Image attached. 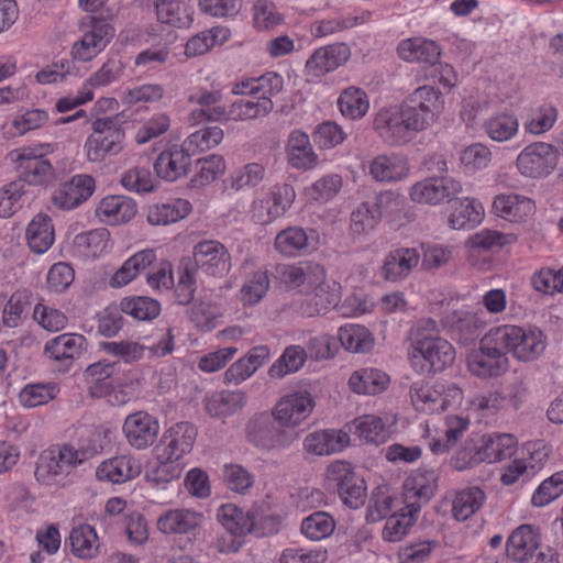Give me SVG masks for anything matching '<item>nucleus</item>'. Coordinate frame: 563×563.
I'll list each match as a JSON object with an SVG mask.
<instances>
[{"instance_id": "39448f33", "label": "nucleus", "mask_w": 563, "mask_h": 563, "mask_svg": "<svg viewBox=\"0 0 563 563\" xmlns=\"http://www.w3.org/2000/svg\"><path fill=\"white\" fill-rule=\"evenodd\" d=\"M495 329H492L479 343L478 350L467 355V366L477 377H497L508 368L507 351L501 346Z\"/></svg>"}, {"instance_id": "13d9d810", "label": "nucleus", "mask_w": 563, "mask_h": 563, "mask_svg": "<svg viewBox=\"0 0 563 563\" xmlns=\"http://www.w3.org/2000/svg\"><path fill=\"white\" fill-rule=\"evenodd\" d=\"M435 339H440L437 322L430 318L419 320L409 332V340L412 346V356L430 346Z\"/></svg>"}, {"instance_id": "0eeeda50", "label": "nucleus", "mask_w": 563, "mask_h": 563, "mask_svg": "<svg viewBox=\"0 0 563 563\" xmlns=\"http://www.w3.org/2000/svg\"><path fill=\"white\" fill-rule=\"evenodd\" d=\"M295 198L296 192L291 185H274L255 197L250 209L251 218L257 224H269L290 209Z\"/></svg>"}, {"instance_id": "864d4df0", "label": "nucleus", "mask_w": 563, "mask_h": 563, "mask_svg": "<svg viewBox=\"0 0 563 563\" xmlns=\"http://www.w3.org/2000/svg\"><path fill=\"white\" fill-rule=\"evenodd\" d=\"M27 246H53L55 230L52 219L46 214H36L26 229Z\"/></svg>"}, {"instance_id": "c85d7f7f", "label": "nucleus", "mask_w": 563, "mask_h": 563, "mask_svg": "<svg viewBox=\"0 0 563 563\" xmlns=\"http://www.w3.org/2000/svg\"><path fill=\"white\" fill-rule=\"evenodd\" d=\"M276 273L280 282L289 289L298 288L306 283L313 287L317 282L325 277L323 267L310 263L299 266L279 264L276 266Z\"/></svg>"}, {"instance_id": "f704fd0d", "label": "nucleus", "mask_w": 563, "mask_h": 563, "mask_svg": "<svg viewBox=\"0 0 563 563\" xmlns=\"http://www.w3.org/2000/svg\"><path fill=\"white\" fill-rule=\"evenodd\" d=\"M336 106L343 118L356 121L367 114L369 110V98L364 89L356 86H349L340 92Z\"/></svg>"}, {"instance_id": "4d7b16f0", "label": "nucleus", "mask_w": 563, "mask_h": 563, "mask_svg": "<svg viewBox=\"0 0 563 563\" xmlns=\"http://www.w3.org/2000/svg\"><path fill=\"white\" fill-rule=\"evenodd\" d=\"M100 349L123 361L125 364H133L143 358L146 347L135 341H107L100 343Z\"/></svg>"}, {"instance_id": "bb28decb", "label": "nucleus", "mask_w": 563, "mask_h": 563, "mask_svg": "<svg viewBox=\"0 0 563 563\" xmlns=\"http://www.w3.org/2000/svg\"><path fill=\"white\" fill-rule=\"evenodd\" d=\"M484 217L482 202L475 198L464 197L452 201L448 223L454 230L472 229L481 224Z\"/></svg>"}, {"instance_id": "a211bd4d", "label": "nucleus", "mask_w": 563, "mask_h": 563, "mask_svg": "<svg viewBox=\"0 0 563 563\" xmlns=\"http://www.w3.org/2000/svg\"><path fill=\"white\" fill-rule=\"evenodd\" d=\"M351 57L345 43H334L317 48L306 62V71L313 77H322L344 65Z\"/></svg>"}, {"instance_id": "c03bdc74", "label": "nucleus", "mask_w": 563, "mask_h": 563, "mask_svg": "<svg viewBox=\"0 0 563 563\" xmlns=\"http://www.w3.org/2000/svg\"><path fill=\"white\" fill-rule=\"evenodd\" d=\"M223 130L219 126H210L190 134L181 145L183 156L209 151L221 143Z\"/></svg>"}, {"instance_id": "58836bf2", "label": "nucleus", "mask_w": 563, "mask_h": 563, "mask_svg": "<svg viewBox=\"0 0 563 563\" xmlns=\"http://www.w3.org/2000/svg\"><path fill=\"white\" fill-rule=\"evenodd\" d=\"M389 377L379 369L361 368L352 374L349 379L351 389L356 394L375 395L383 391Z\"/></svg>"}, {"instance_id": "cd10ccee", "label": "nucleus", "mask_w": 563, "mask_h": 563, "mask_svg": "<svg viewBox=\"0 0 563 563\" xmlns=\"http://www.w3.org/2000/svg\"><path fill=\"white\" fill-rule=\"evenodd\" d=\"M398 56L408 63L434 64L441 56L440 45L426 37H410L400 41Z\"/></svg>"}, {"instance_id": "dca6fc26", "label": "nucleus", "mask_w": 563, "mask_h": 563, "mask_svg": "<svg viewBox=\"0 0 563 563\" xmlns=\"http://www.w3.org/2000/svg\"><path fill=\"white\" fill-rule=\"evenodd\" d=\"M227 163L223 156L210 154L198 158L190 166L185 162V156L178 161V178L191 173L189 186L191 188H202L216 181L225 173Z\"/></svg>"}, {"instance_id": "a878e982", "label": "nucleus", "mask_w": 563, "mask_h": 563, "mask_svg": "<svg viewBox=\"0 0 563 563\" xmlns=\"http://www.w3.org/2000/svg\"><path fill=\"white\" fill-rule=\"evenodd\" d=\"M273 109V101L266 98L258 100L240 99L234 101L228 109L217 108L212 110L211 117L222 121L251 120L266 115Z\"/></svg>"}, {"instance_id": "37998d69", "label": "nucleus", "mask_w": 563, "mask_h": 563, "mask_svg": "<svg viewBox=\"0 0 563 563\" xmlns=\"http://www.w3.org/2000/svg\"><path fill=\"white\" fill-rule=\"evenodd\" d=\"M341 345L353 353H367L374 347L375 339L364 325L349 324L340 328L339 338Z\"/></svg>"}, {"instance_id": "5fc2aeb1", "label": "nucleus", "mask_w": 563, "mask_h": 563, "mask_svg": "<svg viewBox=\"0 0 563 563\" xmlns=\"http://www.w3.org/2000/svg\"><path fill=\"white\" fill-rule=\"evenodd\" d=\"M59 393L56 383H36L26 385L20 393L22 406L34 408L53 400Z\"/></svg>"}, {"instance_id": "ddd939ff", "label": "nucleus", "mask_w": 563, "mask_h": 563, "mask_svg": "<svg viewBox=\"0 0 563 563\" xmlns=\"http://www.w3.org/2000/svg\"><path fill=\"white\" fill-rule=\"evenodd\" d=\"M462 191L459 180L449 176L424 178L411 186L410 199L417 203L437 206Z\"/></svg>"}, {"instance_id": "a19ab883", "label": "nucleus", "mask_w": 563, "mask_h": 563, "mask_svg": "<svg viewBox=\"0 0 563 563\" xmlns=\"http://www.w3.org/2000/svg\"><path fill=\"white\" fill-rule=\"evenodd\" d=\"M371 205L378 216L379 222L385 219L395 223L407 211L406 198L394 190L382 191Z\"/></svg>"}, {"instance_id": "9b49d317", "label": "nucleus", "mask_w": 563, "mask_h": 563, "mask_svg": "<svg viewBox=\"0 0 563 563\" xmlns=\"http://www.w3.org/2000/svg\"><path fill=\"white\" fill-rule=\"evenodd\" d=\"M328 477L336 485V492L342 501L350 508L357 509L366 497L365 481L356 475L351 464L336 461L329 465Z\"/></svg>"}, {"instance_id": "bf43d9fd", "label": "nucleus", "mask_w": 563, "mask_h": 563, "mask_svg": "<svg viewBox=\"0 0 563 563\" xmlns=\"http://www.w3.org/2000/svg\"><path fill=\"white\" fill-rule=\"evenodd\" d=\"M335 529L333 518L323 511L307 517L301 525L302 533L310 540L319 541L330 537Z\"/></svg>"}, {"instance_id": "8fccbe9b", "label": "nucleus", "mask_w": 563, "mask_h": 563, "mask_svg": "<svg viewBox=\"0 0 563 563\" xmlns=\"http://www.w3.org/2000/svg\"><path fill=\"white\" fill-rule=\"evenodd\" d=\"M307 360V352L299 345H290L285 349L282 356L271 366L268 374L273 378L298 372Z\"/></svg>"}, {"instance_id": "7ed1b4c3", "label": "nucleus", "mask_w": 563, "mask_h": 563, "mask_svg": "<svg viewBox=\"0 0 563 563\" xmlns=\"http://www.w3.org/2000/svg\"><path fill=\"white\" fill-rule=\"evenodd\" d=\"M91 130L82 146L88 162L101 163L121 153L125 134L112 118H97L91 122Z\"/></svg>"}, {"instance_id": "3c124183", "label": "nucleus", "mask_w": 563, "mask_h": 563, "mask_svg": "<svg viewBox=\"0 0 563 563\" xmlns=\"http://www.w3.org/2000/svg\"><path fill=\"white\" fill-rule=\"evenodd\" d=\"M443 387L440 389L424 384L423 382L413 383L410 388L412 405L419 411H434L443 407L442 397Z\"/></svg>"}, {"instance_id": "052dcab7", "label": "nucleus", "mask_w": 563, "mask_h": 563, "mask_svg": "<svg viewBox=\"0 0 563 563\" xmlns=\"http://www.w3.org/2000/svg\"><path fill=\"white\" fill-rule=\"evenodd\" d=\"M355 434L367 443L379 444L386 440L385 424L376 416H363L353 421Z\"/></svg>"}, {"instance_id": "09e8293b", "label": "nucleus", "mask_w": 563, "mask_h": 563, "mask_svg": "<svg viewBox=\"0 0 563 563\" xmlns=\"http://www.w3.org/2000/svg\"><path fill=\"white\" fill-rule=\"evenodd\" d=\"M485 493L478 487H470L460 492L453 501V516L459 521H465L484 504Z\"/></svg>"}, {"instance_id": "de8ad7c7", "label": "nucleus", "mask_w": 563, "mask_h": 563, "mask_svg": "<svg viewBox=\"0 0 563 563\" xmlns=\"http://www.w3.org/2000/svg\"><path fill=\"white\" fill-rule=\"evenodd\" d=\"M120 311L139 321H151L159 314L161 305L145 296L125 297L120 301Z\"/></svg>"}, {"instance_id": "e433bc0d", "label": "nucleus", "mask_w": 563, "mask_h": 563, "mask_svg": "<svg viewBox=\"0 0 563 563\" xmlns=\"http://www.w3.org/2000/svg\"><path fill=\"white\" fill-rule=\"evenodd\" d=\"M231 37V30L223 25L213 26L189 38L185 45V54L195 57L209 52L216 45H222Z\"/></svg>"}, {"instance_id": "6e6d98bb", "label": "nucleus", "mask_w": 563, "mask_h": 563, "mask_svg": "<svg viewBox=\"0 0 563 563\" xmlns=\"http://www.w3.org/2000/svg\"><path fill=\"white\" fill-rule=\"evenodd\" d=\"M517 441L514 435L508 433L498 434L489 438L481 446L485 462L495 463L510 457L516 449Z\"/></svg>"}, {"instance_id": "aec40b11", "label": "nucleus", "mask_w": 563, "mask_h": 563, "mask_svg": "<svg viewBox=\"0 0 563 563\" xmlns=\"http://www.w3.org/2000/svg\"><path fill=\"white\" fill-rule=\"evenodd\" d=\"M368 174L382 184L402 181L410 175V163L398 153L379 154L369 162Z\"/></svg>"}, {"instance_id": "6ab92c4d", "label": "nucleus", "mask_w": 563, "mask_h": 563, "mask_svg": "<svg viewBox=\"0 0 563 563\" xmlns=\"http://www.w3.org/2000/svg\"><path fill=\"white\" fill-rule=\"evenodd\" d=\"M86 347L87 340L82 334L63 333L45 343L44 355L68 369Z\"/></svg>"}, {"instance_id": "0e129e2a", "label": "nucleus", "mask_w": 563, "mask_h": 563, "mask_svg": "<svg viewBox=\"0 0 563 563\" xmlns=\"http://www.w3.org/2000/svg\"><path fill=\"white\" fill-rule=\"evenodd\" d=\"M124 65L120 59L110 58L95 71L84 84L92 91L95 88L106 87L120 79Z\"/></svg>"}, {"instance_id": "774afa93", "label": "nucleus", "mask_w": 563, "mask_h": 563, "mask_svg": "<svg viewBox=\"0 0 563 563\" xmlns=\"http://www.w3.org/2000/svg\"><path fill=\"white\" fill-rule=\"evenodd\" d=\"M225 486L238 494H245L254 484V476L240 464H225L223 467Z\"/></svg>"}, {"instance_id": "4c0bfd02", "label": "nucleus", "mask_w": 563, "mask_h": 563, "mask_svg": "<svg viewBox=\"0 0 563 563\" xmlns=\"http://www.w3.org/2000/svg\"><path fill=\"white\" fill-rule=\"evenodd\" d=\"M559 118L558 108L552 103H542L528 113L523 121L527 134L540 136L552 130Z\"/></svg>"}, {"instance_id": "338daca9", "label": "nucleus", "mask_w": 563, "mask_h": 563, "mask_svg": "<svg viewBox=\"0 0 563 563\" xmlns=\"http://www.w3.org/2000/svg\"><path fill=\"white\" fill-rule=\"evenodd\" d=\"M284 18L273 2L258 0L253 5V24L258 31L273 29L283 23Z\"/></svg>"}, {"instance_id": "423d86ee", "label": "nucleus", "mask_w": 563, "mask_h": 563, "mask_svg": "<svg viewBox=\"0 0 563 563\" xmlns=\"http://www.w3.org/2000/svg\"><path fill=\"white\" fill-rule=\"evenodd\" d=\"M246 437L255 446L271 451L290 445L298 433L280 426L273 413L261 412L249 421Z\"/></svg>"}, {"instance_id": "2f4dec72", "label": "nucleus", "mask_w": 563, "mask_h": 563, "mask_svg": "<svg viewBox=\"0 0 563 563\" xmlns=\"http://www.w3.org/2000/svg\"><path fill=\"white\" fill-rule=\"evenodd\" d=\"M218 519L231 534L241 537L254 531L257 515L252 510L244 512L235 505L228 504L219 508Z\"/></svg>"}, {"instance_id": "1a4fd4ad", "label": "nucleus", "mask_w": 563, "mask_h": 563, "mask_svg": "<svg viewBox=\"0 0 563 563\" xmlns=\"http://www.w3.org/2000/svg\"><path fill=\"white\" fill-rule=\"evenodd\" d=\"M77 466L70 444L55 445L40 454L35 477L44 485L59 484Z\"/></svg>"}, {"instance_id": "4468645a", "label": "nucleus", "mask_w": 563, "mask_h": 563, "mask_svg": "<svg viewBox=\"0 0 563 563\" xmlns=\"http://www.w3.org/2000/svg\"><path fill=\"white\" fill-rule=\"evenodd\" d=\"M122 433L131 448L145 450L156 441L159 433V423L150 413L136 411L124 419Z\"/></svg>"}, {"instance_id": "b1692460", "label": "nucleus", "mask_w": 563, "mask_h": 563, "mask_svg": "<svg viewBox=\"0 0 563 563\" xmlns=\"http://www.w3.org/2000/svg\"><path fill=\"white\" fill-rule=\"evenodd\" d=\"M284 88V78L276 71H266L258 77L243 78L232 86L233 95H249L257 100L266 98L272 101V98L282 92Z\"/></svg>"}, {"instance_id": "7c9ffc66", "label": "nucleus", "mask_w": 563, "mask_h": 563, "mask_svg": "<svg viewBox=\"0 0 563 563\" xmlns=\"http://www.w3.org/2000/svg\"><path fill=\"white\" fill-rule=\"evenodd\" d=\"M420 262L418 249H394L382 267L386 280L396 282L406 277Z\"/></svg>"}, {"instance_id": "4be33fe9", "label": "nucleus", "mask_w": 563, "mask_h": 563, "mask_svg": "<svg viewBox=\"0 0 563 563\" xmlns=\"http://www.w3.org/2000/svg\"><path fill=\"white\" fill-rule=\"evenodd\" d=\"M493 212L509 222L521 223L532 218L536 213L534 201L523 195L507 192L494 198Z\"/></svg>"}, {"instance_id": "6e6552de", "label": "nucleus", "mask_w": 563, "mask_h": 563, "mask_svg": "<svg viewBox=\"0 0 563 563\" xmlns=\"http://www.w3.org/2000/svg\"><path fill=\"white\" fill-rule=\"evenodd\" d=\"M558 163V147L541 141L525 146L516 158V166L520 175L532 179L548 177L554 172Z\"/></svg>"}, {"instance_id": "f3484780", "label": "nucleus", "mask_w": 563, "mask_h": 563, "mask_svg": "<svg viewBox=\"0 0 563 563\" xmlns=\"http://www.w3.org/2000/svg\"><path fill=\"white\" fill-rule=\"evenodd\" d=\"M314 407V401L308 391L294 393L283 397L274 407L272 413L280 426L292 429L306 420Z\"/></svg>"}, {"instance_id": "f8f14e48", "label": "nucleus", "mask_w": 563, "mask_h": 563, "mask_svg": "<svg viewBox=\"0 0 563 563\" xmlns=\"http://www.w3.org/2000/svg\"><path fill=\"white\" fill-rule=\"evenodd\" d=\"M539 536L533 526L522 525L515 529L508 538L506 551L508 558L518 563H553V555L539 549Z\"/></svg>"}, {"instance_id": "e2e57ef3", "label": "nucleus", "mask_w": 563, "mask_h": 563, "mask_svg": "<svg viewBox=\"0 0 563 563\" xmlns=\"http://www.w3.org/2000/svg\"><path fill=\"white\" fill-rule=\"evenodd\" d=\"M30 305L31 292L29 290L20 289L13 292L3 308V323L9 328L16 327Z\"/></svg>"}, {"instance_id": "9d476101", "label": "nucleus", "mask_w": 563, "mask_h": 563, "mask_svg": "<svg viewBox=\"0 0 563 563\" xmlns=\"http://www.w3.org/2000/svg\"><path fill=\"white\" fill-rule=\"evenodd\" d=\"M501 346L521 361H532L545 350V340L541 331H525L520 327L504 325L495 328Z\"/></svg>"}, {"instance_id": "a18cd8bd", "label": "nucleus", "mask_w": 563, "mask_h": 563, "mask_svg": "<svg viewBox=\"0 0 563 563\" xmlns=\"http://www.w3.org/2000/svg\"><path fill=\"white\" fill-rule=\"evenodd\" d=\"M245 394L242 390H223L213 394L206 401V410L212 417H225L243 407Z\"/></svg>"}, {"instance_id": "f257e3e1", "label": "nucleus", "mask_w": 563, "mask_h": 563, "mask_svg": "<svg viewBox=\"0 0 563 563\" xmlns=\"http://www.w3.org/2000/svg\"><path fill=\"white\" fill-rule=\"evenodd\" d=\"M444 110L439 89L423 85L416 88L400 104L380 108L374 115L373 129L388 146H405L431 128Z\"/></svg>"}, {"instance_id": "393cba45", "label": "nucleus", "mask_w": 563, "mask_h": 563, "mask_svg": "<svg viewBox=\"0 0 563 563\" xmlns=\"http://www.w3.org/2000/svg\"><path fill=\"white\" fill-rule=\"evenodd\" d=\"M176 437L170 430L165 432L156 446L157 465L152 473V481L162 488L176 478Z\"/></svg>"}, {"instance_id": "412c9836", "label": "nucleus", "mask_w": 563, "mask_h": 563, "mask_svg": "<svg viewBox=\"0 0 563 563\" xmlns=\"http://www.w3.org/2000/svg\"><path fill=\"white\" fill-rule=\"evenodd\" d=\"M142 471L141 462L132 454L115 455L102 461L96 477L101 482L122 484L136 478Z\"/></svg>"}, {"instance_id": "79ce46f5", "label": "nucleus", "mask_w": 563, "mask_h": 563, "mask_svg": "<svg viewBox=\"0 0 563 563\" xmlns=\"http://www.w3.org/2000/svg\"><path fill=\"white\" fill-rule=\"evenodd\" d=\"M155 260L153 249H142L124 262L122 267L112 276L111 286L122 287L132 282L140 271L145 269Z\"/></svg>"}, {"instance_id": "69168bd1", "label": "nucleus", "mask_w": 563, "mask_h": 563, "mask_svg": "<svg viewBox=\"0 0 563 563\" xmlns=\"http://www.w3.org/2000/svg\"><path fill=\"white\" fill-rule=\"evenodd\" d=\"M379 223L371 202H362L352 213L350 229L354 235H365L372 232Z\"/></svg>"}, {"instance_id": "49530a36", "label": "nucleus", "mask_w": 563, "mask_h": 563, "mask_svg": "<svg viewBox=\"0 0 563 563\" xmlns=\"http://www.w3.org/2000/svg\"><path fill=\"white\" fill-rule=\"evenodd\" d=\"M420 507L417 503H410L401 512L389 516L384 528L385 539L390 542L401 540L413 525L415 516L419 512Z\"/></svg>"}, {"instance_id": "c9c22d12", "label": "nucleus", "mask_w": 563, "mask_h": 563, "mask_svg": "<svg viewBox=\"0 0 563 563\" xmlns=\"http://www.w3.org/2000/svg\"><path fill=\"white\" fill-rule=\"evenodd\" d=\"M493 162L490 148L483 143H472L459 153V166L466 176L487 169Z\"/></svg>"}, {"instance_id": "c756f323", "label": "nucleus", "mask_w": 563, "mask_h": 563, "mask_svg": "<svg viewBox=\"0 0 563 563\" xmlns=\"http://www.w3.org/2000/svg\"><path fill=\"white\" fill-rule=\"evenodd\" d=\"M286 154L289 164L297 169H311L318 162L308 134L300 130H295L289 134Z\"/></svg>"}, {"instance_id": "2eb2a0df", "label": "nucleus", "mask_w": 563, "mask_h": 563, "mask_svg": "<svg viewBox=\"0 0 563 563\" xmlns=\"http://www.w3.org/2000/svg\"><path fill=\"white\" fill-rule=\"evenodd\" d=\"M96 190L92 176L78 174L62 183L52 196L53 205L62 210H73L87 201Z\"/></svg>"}, {"instance_id": "ea45409f", "label": "nucleus", "mask_w": 563, "mask_h": 563, "mask_svg": "<svg viewBox=\"0 0 563 563\" xmlns=\"http://www.w3.org/2000/svg\"><path fill=\"white\" fill-rule=\"evenodd\" d=\"M71 552L79 559H92L99 553L100 542L96 530L89 525H81L69 534Z\"/></svg>"}, {"instance_id": "5701e85b", "label": "nucleus", "mask_w": 563, "mask_h": 563, "mask_svg": "<svg viewBox=\"0 0 563 563\" xmlns=\"http://www.w3.org/2000/svg\"><path fill=\"white\" fill-rule=\"evenodd\" d=\"M137 213V203L129 196L108 195L103 197L96 208L99 220L109 225L128 223Z\"/></svg>"}, {"instance_id": "20e7f679", "label": "nucleus", "mask_w": 563, "mask_h": 563, "mask_svg": "<svg viewBox=\"0 0 563 563\" xmlns=\"http://www.w3.org/2000/svg\"><path fill=\"white\" fill-rule=\"evenodd\" d=\"M81 35L70 48L75 62L88 63L101 54L115 35L114 26L106 19L91 15L80 25Z\"/></svg>"}, {"instance_id": "603ef678", "label": "nucleus", "mask_w": 563, "mask_h": 563, "mask_svg": "<svg viewBox=\"0 0 563 563\" xmlns=\"http://www.w3.org/2000/svg\"><path fill=\"white\" fill-rule=\"evenodd\" d=\"M431 366L433 372H441L451 366L455 360V350L450 342L440 338L419 353Z\"/></svg>"}, {"instance_id": "72a5a7b5", "label": "nucleus", "mask_w": 563, "mask_h": 563, "mask_svg": "<svg viewBox=\"0 0 563 563\" xmlns=\"http://www.w3.org/2000/svg\"><path fill=\"white\" fill-rule=\"evenodd\" d=\"M115 364L107 360L98 361L87 366L84 372L88 391L93 398H102L112 390L111 377Z\"/></svg>"}, {"instance_id": "473e14b6", "label": "nucleus", "mask_w": 563, "mask_h": 563, "mask_svg": "<svg viewBox=\"0 0 563 563\" xmlns=\"http://www.w3.org/2000/svg\"><path fill=\"white\" fill-rule=\"evenodd\" d=\"M519 119L511 111H499L492 114L483 123L488 139L497 143L512 140L519 133Z\"/></svg>"}, {"instance_id": "f03ea898", "label": "nucleus", "mask_w": 563, "mask_h": 563, "mask_svg": "<svg viewBox=\"0 0 563 563\" xmlns=\"http://www.w3.org/2000/svg\"><path fill=\"white\" fill-rule=\"evenodd\" d=\"M53 151L54 146L49 143L12 150L8 156L18 175L15 181H22L24 186H44L48 184L54 176V168L46 156Z\"/></svg>"}, {"instance_id": "680f3d73", "label": "nucleus", "mask_w": 563, "mask_h": 563, "mask_svg": "<svg viewBox=\"0 0 563 563\" xmlns=\"http://www.w3.org/2000/svg\"><path fill=\"white\" fill-rule=\"evenodd\" d=\"M265 177V168L258 163H249L243 167L234 170L229 179L231 189L241 190L245 187H255L263 181Z\"/></svg>"}]
</instances>
